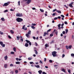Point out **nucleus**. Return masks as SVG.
<instances>
[{
    "label": "nucleus",
    "instance_id": "nucleus-32",
    "mask_svg": "<svg viewBox=\"0 0 74 74\" xmlns=\"http://www.w3.org/2000/svg\"><path fill=\"white\" fill-rule=\"evenodd\" d=\"M57 11L56 9L54 10H53V12H55V11Z\"/></svg>",
    "mask_w": 74,
    "mask_h": 74
},
{
    "label": "nucleus",
    "instance_id": "nucleus-12",
    "mask_svg": "<svg viewBox=\"0 0 74 74\" xmlns=\"http://www.w3.org/2000/svg\"><path fill=\"white\" fill-rule=\"evenodd\" d=\"M20 63L21 62H19L18 61L16 62H15L16 64H20Z\"/></svg>",
    "mask_w": 74,
    "mask_h": 74
},
{
    "label": "nucleus",
    "instance_id": "nucleus-11",
    "mask_svg": "<svg viewBox=\"0 0 74 74\" xmlns=\"http://www.w3.org/2000/svg\"><path fill=\"white\" fill-rule=\"evenodd\" d=\"M34 51H35V53L36 55H37L38 54V52L37 51V49H34Z\"/></svg>",
    "mask_w": 74,
    "mask_h": 74
},
{
    "label": "nucleus",
    "instance_id": "nucleus-15",
    "mask_svg": "<svg viewBox=\"0 0 74 74\" xmlns=\"http://www.w3.org/2000/svg\"><path fill=\"white\" fill-rule=\"evenodd\" d=\"M10 32L12 34H14V31L12 30H10Z\"/></svg>",
    "mask_w": 74,
    "mask_h": 74
},
{
    "label": "nucleus",
    "instance_id": "nucleus-30",
    "mask_svg": "<svg viewBox=\"0 0 74 74\" xmlns=\"http://www.w3.org/2000/svg\"><path fill=\"white\" fill-rule=\"evenodd\" d=\"M25 41L27 43H29L30 42V41H29V40H26Z\"/></svg>",
    "mask_w": 74,
    "mask_h": 74
},
{
    "label": "nucleus",
    "instance_id": "nucleus-41",
    "mask_svg": "<svg viewBox=\"0 0 74 74\" xmlns=\"http://www.w3.org/2000/svg\"><path fill=\"white\" fill-rule=\"evenodd\" d=\"M5 44H3L2 45H1V46H2V47H5Z\"/></svg>",
    "mask_w": 74,
    "mask_h": 74
},
{
    "label": "nucleus",
    "instance_id": "nucleus-13",
    "mask_svg": "<svg viewBox=\"0 0 74 74\" xmlns=\"http://www.w3.org/2000/svg\"><path fill=\"white\" fill-rule=\"evenodd\" d=\"M42 71L41 70H39L38 71V72L40 74H41L42 73Z\"/></svg>",
    "mask_w": 74,
    "mask_h": 74
},
{
    "label": "nucleus",
    "instance_id": "nucleus-33",
    "mask_svg": "<svg viewBox=\"0 0 74 74\" xmlns=\"http://www.w3.org/2000/svg\"><path fill=\"white\" fill-rule=\"evenodd\" d=\"M10 67H12L13 66H14V65L12 64H11L10 65Z\"/></svg>",
    "mask_w": 74,
    "mask_h": 74
},
{
    "label": "nucleus",
    "instance_id": "nucleus-42",
    "mask_svg": "<svg viewBox=\"0 0 74 74\" xmlns=\"http://www.w3.org/2000/svg\"><path fill=\"white\" fill-rule=\"evenodd\" d=\"M62 33L63 34H65V33H66V32L65 31H64L62 32Z\"/></svg>",
    "mask_w": 74,
    "mask_h": 74
},
{
    "label": "nucleus",
    "instance_id": "nucleus-52",
    "mask_svg": "<svg viewBox=\"0 0 74 74\" xmlns=\"http://www.w3.org/2000/svg\"><path fill=\"white\" fill-rule=\"evenodd\" d=\"M16 60H17V61H18L19 60V59L18 58H16L15 59Z\"/></svg>",
    "mask_w": 74,
    "mask_h": 74
},
{
    "label": "nucleus",
    "instance_id": "nucleus-60",
    "mask_svg": "<svg viewBox=\"0 0 74 74\" xmlns=\"http://www.w3.org/2000/svg\"><path fill=\"white\" fill-rule=\"evenodd\" d=\"M21 41L22 42H23V39L21 38Z\"/></svg>",
    "mask_w": 74,
    "mask_h": 74
},
{
    "label": "nucleus",
    "instance_id": "nucleus-21",
    "mask_svg": "<svg viewBox=\"0 0 74 74\" xmlns=\"http://www.w3.org/2000/svg\"><path fill=\"white\" fill-rule=\"evenodd\" d=\"M45 47H49V45H48V44H46L45 45Z\"/></svg>",
    "mask_w": 74,
    "mask_h": 74
},
{
    "label": "nucleus",
    "instance_id": "nucleus-39",
    "mask_svg": "<svg viewBox=\"0 0 74 74\" xmlns=\"http://www.w3.org/2000/svg\"><path fill=\"white\" fill-rule=\"evenodd\" d=\"M50 37H52L53 36V34H51L50 35Z\"/></svg>",
    "mask_w": 74,
    "mask_h": 74
},
{
    "label": "nucleus",
    "instance_id": "nucleus-19",
    "mask_svg": "<svg viewBox=\"0 0 74 74\" xmlns=\"http://www.w3.org/2000/svg\"><path fill=\"white\" fill-rule=\"evenodd\" d=\"M1 19L2 21H5V19H4V18H1Z\"/></svg>",
    "mask_w": 74,
    "mask_h": 74
},
{
    "label": "nucleus",
    "instance_id": "nucleus-3",
    "mask_svg": "<svg viewBox=\"0 0 74 74\" xmlns=\"http://www.w3.org/2000/svg\"><path fill=\"white\" fill-rule=\"evenodd\" d=\"M16 16H17L18 17H21L22 16H23V15H22V14L18 13L16 14Z\"/></svg>",
    "mask_w": 74,
    "mask_h": 74
},
{
    "label": "nucleus",
    "instance_id": "nucleus-49",
    "mask_svg": "<svg viewBox=\"0 0 74 74\" xmlns=\"http://www.w3.org/2000/svg\"><path fill=\"white\" fill-rule=\"evenodd\" d=\"M51 29H49L48 30H47V32H51Z\"/></svg>",
    "mask_w": 74,
    "mask_h": 74
},
{
    "label": "nucleus",
    "instance_id": "nucleus-35",
    "mask_svg": "<svg viewBox=\"0 0 74 74\" xmlns=\"http://www.w3.org/2000/svg\"><path fill=\"white\" fill-rule=\"evenodd\" d=\"M32 25L33 26H36V24L32 23Z\"/></svg>",
    "mask_w": 74,
    "mask_h": 74
},
{
    "label": "nucleus",
    "instance_id": "nucleus-62",
    "mask_svg": "<svg viewBox=\"0 0 74 74\" xmlns=\"http://www.w3.org/2000/svg\"><path fill=\"white\" fill-rule=\"evenodd\" d=\"M33 39H34V40H36V37H34V36H33Z\"/></svg>",
    "mask_w": 74,
    "mask_h": 74
},
{
    "label": "nucleus",
    "instance_id": "nucleus-44",
    "mask_svg": "<svg viewBox=\"0 0 74 74\" xmlns=\"http://www.w3.org/2000/svg\"><path fill=\"white\" fill-rule=\"evenodd\" d=\"M11 54H14V52L13 51H11L10 53Z\"/></svg>",
    "mask_w": 74,
    "mask_h": 74
},
{
    "label": "nucleus",
    "instance_id": "nucleus-17",
    "mask_svg": "<svg viewBox=\"0 0 74 74\" xmlns=\"http://www.w3.org/2000/svg\"><path fill=\"white\" fill-rule=\"evenodd\" d=\"M35 67H36L37 68H40V65H35Z\"/></svg>",
    "mask_w": 74,
    "mask_h": 74
},
{
    "label": "nucleus",
    "instance_id": "nucleus-8",
    "mask_svg": "<svg viewBox=\"0 0 74 74\" xmlns=\"http://www.w3.org/2000/svg\"><path fill=\"white\" fill-rule=\"evenodd\" d=\"M27 1V4H29L31 2V1L32 0H27L26 1Z\"/></svg>",
    "mask_w": 74,
    "mask_h": 74
},
{
    "label": "nucleus",
    "instance_id": "nucleus-59",
    "mask_svg": "<svg viewBox=\"0 0 74 74\" xmlns=\"http://www.w3.org/2000/svg\"><path fill=\"white\" fill-rule=\"evenodd\" d=\"M29 63L30 64H33V62H29Z\"/></svg>",
    "mask_w": 74,
    "mask_h": 74
},
{
    "label": "nucleus",
    "instance_id": "nucleus-23",
    "mask_svg": "<svg viewBox=\"0 0 74 74\" xmlns=\"http://www.w3.org/2000/svg\"><path fill=\"white\" fill-rule=\"evenodd\" d=\"M28 60H32V58H31V57H29L28 58Z\"/></svg>",
    "mask_w": 74,
    "mask_h": 74
},
{
    "label": "nucleus",
    "instance_id": "nucleus-31",
    "mask_svg": "<svg viewBox=\"0 0 74 74\" xmlns=\"http://www.w3.org/2000/svg\"><path fill=\"white\" fill-rule=\"evenodd\" d=\"M16 38H17V40H19V36H17L16 37Z\"/></svg>",
    "mask_w": 74,
    "mask_h": 74
},
{
    "label": "nucleus",
    "instance_id": "nucleus-27",
    "mask_svg": "<svg viewBox=\"0 0 74 74\" xmlns=\"http://www.w3.org/2000/svg\"><path fill=\"white\" fill-rule=\"evenodd\" d=\"M40 10L42 12H44V10L40 9Z\"/></svg>",
    "mask_w": 74,
    "mask_h": 74
},
{
    "label": "nucleus",
    "instance_id": "nucleus-53",
    "mask_svg": "<svg viewBox=\"0 0 74 74\" xmlns=\"http://www.w3.org/2000/svg\"><path fill=\"white\" fill-rule=\"evenodd\" d=\"M8 37L9 38H10V39H11V36H10V35H9L8 36Z\"/></svg>",
    "mask_w": 74,
    "mask_h": 74
},
{
    "label": "nucleus",
    "instance_id": "nucleus-57",
    "mask_svg": "<svg viewBox=\"0 0 74 74\" xmlns=\"http://www.w3.org/2000/svg\"><path fill=\"white\" fill-rule=\"evenodd\" d=\"M58 31H56V35H58Z\"/></svg>",
    "mask_w": 74,
    "mask_h": 74
},
{
    "label": "nucleus",
    "instance_id": "nucleus-63",
    "mask_svg": "<svg viewBox=\"0 0 74 74\" xmlns=\"http://www.w3.org/2000/svg\"><path fill=\"white\" fill-rule=\"evenodd\" d=\"M18 4L19 5H20V1H18Z\"/></svg>",
    "mask_w": 74,
    "mask_h": 74
},
{
    "label": "nucleus",
    "instance_id": "nucleus-50",
    "mask_svg": "<svg viewBox=\"0 0 74 74\" xmlns=\"http://www.w3.org/2000/svg\"><path fill=\"white\" fill-rule=\"evenodd\" d=\"M32 9L33 10H36V8H32Z\"/></svg>",
    "mask_w": 74,
    "mask_h": 74
},
{
    "label": "nucleus",
    "instance_id": "nucleus-61",
    "mask_svg": "<svg viewBox=\"0 0 74 74\" xmlns=\"http://www.w3.org/2000/svg\"><path fill=\"white\" fill-rule=\"evenodd\" d=\"M10 11H14V10H13V9H11L10 10Z\"/></svg>",
    "mask_w": 74,
    "mask_h": 74
},
{
    "label": "nucleus",
    "instance_id": "nucleus-25",
    "mask_svg": "<svg viewBox=\"0 0 74 74\" xmlns=\"http://www.w3.org/2000/svg\"><path fill=\"white\" fill-rule=\"evenodd\" d=\"M31 28H32V29H36V27H35L33 26H31Z\"/></svg>",
    "mask_w": 74,
    "mask_h": 74
},
{
    "label": "nucleus",
    "instance_id": "nucleus-1",
    "mask_svg": "<svg viewBox=\"0 0 74 74\" xmlns=\"http://www.w3.org/2000/svg\"><path fill=\"white\" fill-rule=\"evenodd\" d=\"M16 21L18 22H21L23 21V19L21 18L18 17L16 18Z\"/></svg>",
    "mask_w": 74,
    "mask_h": 74
},
{
    "label": "nucleus",
    "instance_id": "nucleus-36",
    "mask_svg": "<svg viewBox=\"0 0 74 74\" xmlns=\"http://www.w3.org/2000/svg\"><path fill=\"white\" fill-rule=\"evenodd\" d=\"M25 25H24L23 26L22 28V29H25Z\"/></svg>",
    "mask_w": 74,
    "mask_h": 74
},
{
    "label": "nucleus",
    "instance_id": "nucleus-10",
    "mask_svg": "<svg viewBox=\"0 0 74 74\" xmlns=\"http://www.w3.org/2000/svg\"><path fill=\"white\" fill-rule=\"evenodd\" d=\"M5 58V60H7V58H8V56H6L4 57Z\"/></svg>",
    "mask_w": 74,
    "mask_h": 74
},
{
    "label": "nucleus",
    "instance_id": "nucleus-38",
    "mask_svg": "<svg viewBox=\"0 0 74 74\" xmlns=\"http://www.w3.org/2000/svg\"><path fill=\"white\" fill-rule=\"evenodd\" d=\"M0 34H1V35H3V34H4V33H3V32H1L0 33Z\"/></svg>",
    "mask_w": 74,
    "mask_h": 74
},
{
    "label": "nucleus",
    "instance_id": "nucleus-48",
    "mask_svg": "<svg viewBox=\"0 0 74 74\" xmlns=\"http://www.w3.org/2000/svg\"><path fill=\"white\" fill-rule=\"evenodd\" d=\"M8 10H6L4 11V12H8Z\"/></svg>",
    "mask_w": 74,
    "mask_h": 74
},
{
    "label": "nucleus",
    "instance_id": "nucleus-37",
    "mask_svg": "<svg viewBox=\"0 0 74 74\" xmlns=\"http://www.w3.org/2000/svg\"><path fill=\"white\" fill-rule=\"evenodd\" d=\"M46 34H47V33L46 32H45L44 33V34L43 35V36H44V37H45V35H46Z\"/></svg>",
    "mask_w": 74,
    "mask_h": 74
},
{
    "label": "nucleus",
    "instance_id": "nucleus-22",
    "mask_svg": "<svg viewBox=\"0 0 74 74\" xmlns=\"http://www.w3.org/2000/svg\"><path fill=\"white\" fill-rule=\"evenodd\" d=\"M54 41L53 40H52L51 41L50 43V44H52L54 43Z\"/></svg>",
    "mask_w": 74,
    "mask_h": 74
},
{
    "label": "nucleus",
    "instance_id": "nucleus-47",
    "mask_svg": "<svg viewBox=\"0 0 74 74\" xmlns=\"http://www.w3.org/2000/svg\"><path fill=\"white\" fill-rule=\"evenodd\" d=\"M35 44L36 46H38V44H37V43L35 42Z\"/></svg>",
    "mask_w": 74,
    "mask_h": 74
},
{
    "label": "nucleus",
    "instance_id": "nucleus-46",
    "mask_svg": "<svg viewBox=\"0 0 74 74\" xmlns=\"http://www.w3.org/2000/svg\"><path fill=\"white\" fill-rule=\"evenodd\" d=\"M61 16L62 18H64V16L63 15H61Z\"/></svg>",
    "mask_w": 74,
    "mask_h": 74
},
{
    "label": "nucleus",
    "instance_id": "nucleus-18",
    "mask_svg": "<svg viewBox=\"0 0 74 74\" xmlns=\"http://www.w3.org/2000/svg\"><path fill=\"white\" fill-rule=\"evenodd\" d=\"M56 12L58 13H59V14H61V11H60L57 10H56Z\"/></svg>",
    "mask_w": 74,
    "mask_h": 74
},
{
    "label": "nucleus",
    "instance_id": "nucleus-28",
    "mask_svg": "<svg viewBox=\"0 0 74 74\" xmlns=\"http://www.w3.org/2000/svg\"><path fill=\"white\" fill-rule=\"evenodd\" d=\"M68 29H65V31H66V33L67 34V32H68Z\"/></svg>",
    "mask_w": 74,
    "mask_h": 74
},
{
    "label": "nucleus",
    "instance_id": "nucleus-14",
    "mask_svg": "<svg viewBox=\"0 0 74 74\" xmlns=\"http://www.w3.org/2000/svg\"><path fill=\"white\" fill-rule=\"evenodd\" d=\"M62 71H63V72H64V73H66V71L64 69H62Z\"/></svg>",
    "mask_w": 74,
    "mask_h": 74
},
{
    "label": "nucleus",
    "instance_id": "nucleus-56",
    "mask_svg": "<svg viewBox=\"0 0 74 74\" xmlns=\"http://www.w3.org/2000/svg\"><path fill=\"white\" fill-rule=\"evenodd\" d=\"M57 18L58 19H61V17L60 16H58Z\"/></svg>",
    "mask_w": 74,
    "mask_h": 74
},
{
    "label": "nucleus",
    "instance_id": "nucleus-24",
    "mask_svg": "<svg viewBox=\"0 0 74 74\" xmlns=\"http://www.w3.org/2000/svg\"><path fill=\"white\" fill-rule=\"evenodd\" d=\"M0 44L1 46L3 45V42H0Z\"/></svg>",
    "mask_w": 74,
    "mask_h": 74
},
{
    "label": "nucleus",
    "instance_id": "nucleus-64",
    "mask_svg": "<svg viewBox=\"0 0 74 74\" xmlns=\"http://www.w3.org/2000/svg\"><path fill=\"white\" fill-rule=\"evenodd\" d=\"M24 30H27V28H25L24 29Z\"/></svg>",
    "mask_w": 74,
    "mask_h": 74
},
{
    "label": "nucleus",
    "instance_id": "nucleus-45",
    "mask_svg": "<svg viewBox=\"0 0 74 74\" xmlns=\"http://www.w3.org/2000/svg\"><path fill=\"white\" fill-rule=\"evenodd\" d=\"M56 15V13H53L52 14V16H55Z\"/></svg>",
    "mask_w": 74,
    "mask_h": 74
},
{
    "label": "nucleus",
    "instance_id": "nucleus-7",
    "mask_svg": "<svg viewBox=\"0 0 74 74\" xmlns=\"http://www.w3.org/2000/svg\"><path fill=\"white\" fill-rule=\"evenodd\" d=\"M66 47L67 49H70L71 48H72V45H70L68 47V46H66Z\"/></svg>",
    "mask_w": 74,
    "mask_h": 74
},
{
    "label": "nucleus",
    "instance_id": "nucleus-51",
    "mask_svg": "<svg viewBox=\"0 0 74 74\" xmlns=\"http://www.w3.org/2000/svg\"><path fill=\"white\" fill-rule=\"evenodd\" d=\"M49 62L50 63H52V60H49Z\"/></svg>",
    "mask_w": 74,
    "mask_h": 74
},
{
    "label": "nucleus",
    "instance_id": "nucleus-20",
    "mask_svg": "<svg viewBox=\"0 0 74 74\" xmlns=\"http://www.w3.org/2000/svg\"><path fill=\"white\" fill-rule=\"evenodd\" d=\"M25 46L26 47H28V46H29V44H28L26 43L25 45Z\"/></svg>",
    "mask_w": 74,
    "mask_h": 74
},
{
    "label": "nucleus",
    "instance_id": "nucleus-54",
    "mask_svg": "<svg viewBox=\"0 0 74 74\" xmlns=\"http://www.w3.org/2000/svg\"><path fill=\"white\" fill-rule=\"evenodd\" d=\"M64 56H65V55L64 54H63L62 55V58H64Z\"/></svg>",
    "mask_w": 74,
    "mask_h": 74
},
{
    "label": "nucleus",
    "instance_id": "nucleus-58",
    "mask_svg": "<svg viewBox=\"0 0 74 74\" xmlns=\"http://www.w3.org/2000/svg\"><path fill=\"white\" fill-rule=\"evenodd\" d=\"M54 20H56V19H58V18L57 17H55L54 19Z\"/></svg>",
    "mask_w": 74,
    "mask_h": 74
},
{
    "label": "nucleus",
    "instance_id": "nucleus-5",
    "mask_svg": "<svg viewBox=\"0 0 74 74\" xmlns=\"http://www.w3.org/2000/svg\"><path fill=\"white\" fill-rule=\"evenodd\" d=\"M10 3V2H8V3H5L3 5V7H6V6H7L9 5V4Z\"/></svg>",
    "mask_w": 74,
    "mask_h": 74
},
{
    "label": "nucleus",
    "instance_id": "nucleus-26",
    "mask_svg": "<svg viewBox=\"0 0 74 74\" xmlns=\"http://www.w3.org/2000/svg\"><path fill=\"white\" fill-rule=\"evenodd\" d=\"M4 67L5 68H7V64H5L4 65Z\"/></svg>",
    "mask_w": 74,
    "mask_h": 74
},
{
    "label": "nucleus",
    "instance_id": "nucleus-55",
    "mask_svg": "<svg viewBox=\"0 0 74 74\" xmlns=\"http://www.w3.org/2000/svg\"><path fill=\"white\" fill-rule=\"evenodd\" d=\"M42 74H47V73H46L45 72H43L42 73Z\"/></svg>",
    "mask_w": 74,
    "mask_h": 74
},
{
    "label": "nucleus",
    "instance_id": "nucleus-2",
    "mask_svg": "<svg viewBox=\"0 0 74 74\" xmlns=\"http://www.w3.org/2000/svg\"><path fill=\"white\" fill-rule=\"evenodd\" d=\"M31 34V31L29 30L28 32V33L26 34L25 36H26L27 38H29L30 37V35Z\"/></svg>",
    "mask_w": 74,
    "mask_h": 74
},
{
    "label": "nucleus",
    "instance_id": "nucleus-40",
    "mask_svg": "<svg viewBox=\"0 0 74 74\" xmlns=\"http://www.w3.org/2000/svg\"><path fill=\"white\" fill-rule=\"evenodd\" d=\"M15 73H18V71L17 70H16L15 71Z\"/></svg>",
    "mask_w": 74,
    "mask_h": 74
},
{
    "label": "nucleus",
    "instance_id": "nucleus-43",
    "mask_svg": "<svg viewBox=\"0 0 74 74\" xmlns=\"http://www.w3.org/2000/svg\"><path fill=\"white\" fill-rule=\"evenodd\" d=\"M64 23H65V25H67L68 23H67V21H65L64 22Z\"/></svg>",
    "mask_w": 74,
    "mask_h": 74
},
{
    "label": "nucleus",
    "instance_id": "nucleus-29",
    "mask_svg": "<svg viewBox=\"0 0 74 74\" xmlns=\"http://www.w3.org/2000/svg\"><path fill=\"white\" fill-rule=\"evenodd\" d=\"M13 49L14 52H16V48L15 47H14L13 48Z\"/></svg>",
    "mask_w": 74,
    "mask_h": 74
},
{
    "label": "nucleus",
    "instance_id": "nucleus-6",
    "mask_svg": "<svg viewBox=\"0 0 74 74\" xmlns=\"http://www.w3.org/2000/svg\"><path fill=\"white\" fill-rule=\"evenodd\" d=\"M73 4H74V2H71V3L69 4V6L71 7V8H73Z\"/></svg>",
    "mask_w": 74,
    "mask_h": 74
},
{
    "label": "nucleus",
    "instance_id": "nucleus-9",
    "mask_svg": "<svg viewBox=\"0 0 74 74\" xmlns=\"http://www.w3.org/2000/svg\"><path fill=\"white\" fill-rule=\"evenodd\" d=\"M61 26V24H59L58 25V29H60L61 28L60 27V26Z\"/></svg>",
    "mask_w": 74,
    "mask_h": 74
},
{
    "label": "nucleus",
    "instance_id": "nucleus-16",
    "mask_svg": "<svg viewBox=\"0 0 74 74\" xmlns=\"http://www.w3.org/2000/svg\"><path fill=\"white\" fill-rule=\"evenodd\" d=\"M68 71L69 73V74H71V70L70 69H68Z\"/></svg>",
    "mask_w": 74,
    "mask_h": 74
},
{
    "label": "nucleus",
    "instance_id": "nucleus-34",
    "mask_svg": "<svg viewBox=\"0 0 74 74\" xmlns=\"http://www.w3.org/2000/svg\"><path fill=\"white\" fill-rule=\"evenodd\" d=\"M71 56H73V58H74V54L73 53L71 54Z\"/></svg>",
    "mask_w": 74,
    "mask_h": 74
},
{
    "label": "nucleus",
    "instance_id": "nucleus-4",
    "mask_svg": "<svg viewBox=\"0 0 74 74\" xmlns=\"http://www.w3.org/2000/svg\"><path fill=\"white\" fill-rule=\"evenodd\" d=\"M56 53H57V52L56 51H53L52 52V55H53V57H55L56 56Z\"/></svg>",
    "mask_w": 74,
    "mask_h": 74
}]
</instances>
